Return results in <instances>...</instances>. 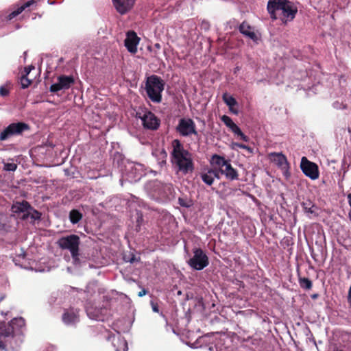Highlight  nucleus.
Instances as JSON below:
<instances>
[{
    "label": "nucleus",
    "mask_w": 351,
    "mask_h": 351,
    "mask_svg": "<svg viewBox=\"0 0 351 351\" xmlns=\"http://www.w3.org/2000/svg\"><path fill=\"white\" fill-rule=\"evenodd\" d=\"M151 305H152V309L154 312H156V313L159 312V308H158V306L157 303H155L154 302L152 301Z\"/></svg>",
    "instance_id": "obj_37"
},
{
    "label": "nucleus",
    "mask_w": 351,
    "mask_h": 351,
    "mask_svg": "<svg viewBox=\"0 0 351 351\" xmlns=\"http://www.w3.org/2000/svg\"><path fill=\"white\" fill-rule=\"evenodd\" d=\"M223 99L226 105L229 106L230 110H233V107L237 105L236 99L232 96L229 95L227 93H224L223 95Z\"/></svg>",
    "instance_id": "obj_25"
},
{
    "label": "nucleus",
    "mask_w": 351,
    "mask_h": 351,
    "mask_svg": "<svg viewBox=\"0 0 351 351\" xmlns=\"http://www.w3.org/2000/svg\"><path fill=\"white\" fill-rule=\"evenodd\" d=\"M239 31L242 34L249 37L252 40H257V36L256 34L252 30V27L245 22H243L240 25Z\"/></svg>",
    "instance_id": "obj_18"
},
{
    "label": "nucleus",
    "mask_w": 351,
    "mask_h": 351,
    "mask_svg": "<svg viewBox=\"0 0 351 351\" xmlns=\"http://www.w3.org/2000/svg\"><path fill=\"white\" fill-rule=\"evenodd\" d=\"M287 0H269L267 9L272 20H276V12H281Z\"/></svg>",
    "instance_id": "obj_10"
},
{
    "label": "nucleus",
    "mask_w": 351,
    "mask_h": 351,
    "mask_svg": "<svg viewBox=\"0 0 351 351\" xmlns=\"http://www.w3.org/2000/svg\"><path fill=\"white\" fill-rule=\"evenodd\" d=\"M136 258L134 256H133L128 261L131 263H134L135 261Z\"/></svg>",
    "instance_id": "obj_43"
},
{
    "label": "nucleus",
    "mask_w": 351,
    "mask_h": 351,
    "mask_svg": "<svg viewBox=\"0 0 351 351\" xmlns=\"http://www.w3.org/2000/svg\"><path fill=\"white\" fill-rule=\"evenodd\" d=\"M82 218V214L77 210H71L69 213V219L72 223H78Z\"/></svg>",
    "instance_id": "obj_24"
},
{
    "label": "nucleus",
    "mask_w": 351,
    "mask_h": 351,
    "mask_svg": "<svg viewBox=\"0 0 351 351\" xmlns=\"http://www.w3.org/2000/svg\"><path fill=\"white\" fill-rule=\"evenodd\" d=\"M141 119L143 126L147 129L156 130L160 124L159 120L151 112H146Z\"/></svg>",
    "instance_id": "obj_13"
},
{
    "label": "nucleus",
    "mask_w": 351,
    "mask_h": 351,
    "mask_svg": "<svg viewBox=\"0 0 351 351\" xmlns=\"http://www.w3.org/2000/svg\"><path fill=\"white\" fill-rule=\"evenodd\" d=\"M36 3V1L34 0H31V1H29L26 3H25L23 5H21V7L18 8L16 10L12 12L9 15H8V19L10 20L12 19L13 18L16 17V16H18L19 14H21L25 8L29 7L30 5L34 4Z\"/></svg>",
    "instance_id": "obj_20"
},
{
    "label": "nucleus",
    "mask_w": 351,
    "mask_h": 351,
    "mask_svg": "<svg viewBox=\"0 0 351 351\" xmlns=\"http://www.w3.org/2000/svg\"><path fill=\"white\" fill-rule=\"evenodd\" d=\"M219 171L221 173L224 174L226 177L230 180L238 179V173L237 171L232 168L229 160L227 161L223 167L219 169Z\"/></svg>",
    "instance_id": "obj_15"
},
{
    "label": "nucleus",
    "mask_w": 351,
    "mask_h": 351,
    "mask_svg": "<svg viewBox=\"0 0 351 351\" xmlns=\"http://www.w3.org/2000/svg\"><path fill=\"white\" fill-rule=\"evenodd\" d=\"M271 160L282 169L288 168V162L285 155L280 153H272L270 155Z\"/></svg>",
    "instance_id": "obj_17"
},
{
    "label": "nucleus",
    "mask_w": 351,
    "mask_h": 351,
    "mask_svg": "<svg viewBox=\"0 0 351 351\" xmlns=\"http://www.w3.org/2000/svg\"><path fill=\"white\" fill-rule=\"evenodd\" d=\"M147 293V290L145 289H143L141 291L138 293V296L142 297L145 295Z\"/></svg>",
    "instance_id": "obj_41"
},
{
    "label": "nucleus",
    "mask_w": 351,
    "mask_h": 351,
    "mask_svg": "<svg viewBox=\"0 0 351 351\" xmlns=\"http://www.w3.org/2000/svg\"><path fill=\"white\" fill-rule=\"evenodd\" d=\"M297 12V8L293 6V3L287 1V3L285 4L278 18H279L284 24H286L288 21H291L295 18Z\"/></svg>",
    "instance_id": "obj_8"
},
{
    "label": "nucleus",
    "mask_w": 351,
    "mask_h": 351,
    "mask_svg": "<svg viewBox=\"0 0 351 351\" xmlns=\"http://www.w3.org/2000/svg\"><path fill=\"white\" fill-rule=\"evenodd\" d=\"M29 129V125L25 123H11L0 133V141H5L14 135L21 134L24 131Z\"/></svg>",
    "instance_id": "obj_6"
},
{
    "label": "nucleus",
    "mask_w": 351,
    "mask_h": 351,
    "mask_svg": "<svg viewBox=\"0 0 351 351\" xmlns=\"http://www.w3.org/2000/svg\"><path fill=\"white\" fill-rule=\"evenodd\" d=\"M300 168L305 176L312 180H315L319 178L318 166L308 160L306 157H302L301 159Z\"/></svg>",
    "instance_id": "obj_7"
},
{
    "label": "nucleus",
    "mask_w": 351,
    "mask_h": 351,
    "mask_svg": "<svg viewBox=\"0 0 351 351\" xmlns=\"http://www.w3.org/2000/svg\"><path fill=\"white\" fill-rule=\"evenodd\" d=\"M163 81L156 75H152L147 79L145 90L149 98L154 102L160 103L162 99L161 93L164 90Z\"/></svg>",
    "instance_id": "obj_3"
},
{
    "label": "nucleus",
    "mask_w": 351,
    "mask_h": 351,
    "mask_svg": "<svg viewBox=\"0 0 351 351\" xmlns=\"http://www.w3.org/2000/svg\"><path fill=\"white\" fill-rule=\"evenodd\" d=\"M316 297H317V294H315V295H313V298H316Z\"/></svg>",
    "instance_id": "obj_47"
},
{
    "label": "nucleus",
    "mask_w": 351,
    "mask_h": 351,
    "mask_svg": "<svg viewBox=\"0 0 351 351\" xmlns=\"http://www.w3.org/2000/svg\"><path fill=\"white\" fill-rule=\"evenodd\" d=\"M0 95L2 97H5L9 95V89L6 88L5 86H1L0 87Z\"/></svg>",
    "instance_id": "obj_34"
},
{
    "label": "nucleus",
    "mask_w": 351,
    "mask_h": 351,
    "mask_svg": "<svg viewBox=\"0 0 351 351\" xmlns=\"http://www.w3.org/2000/svg\"><path fill=\"white\" fill-rule=\"evenodd\" d=\"M228 160H226L223 157L214 154L210 160V162L213 165H216L219 167V169H221V167H223L224 165L227 162Z\"/></svg>",
    "instance_id": "obj_22"
},
{
    "label": "nucleus",
    "mask_w": 351,
    "mask_h": 351,
    "mask_svg": "<svg viewBox=\"0 0 351 351\" xmlns=\"http://www.w3.org/2000/svg\"><path fill=\"white\" fill-rule=\"evenodd\" d=\"M221 120L227 127L230 128L232 130V131L237 127V125L233 122L232 119L227 115H223L221 117Z\"/></svg>",
    "instance_id": "obj_27"
},
{
    "label": "nucleus",
    "mask_w": 351,
    "mask_h": 351,
    "mask_svg": "<svg viewBox=\"0 0 351 351\" xmlns=\"http://www.w3.org/2000/svg\"><path fill=\"white\" fill-rule=\"evenodd\" d=\"M117 341L121 344H123L125 347H127V343L125 341L118 339Z\"/></svg>",
    "instance_id": "obj_42"
},
{
    "label": "nucleus",
    "mask_w": 351,
    "mask_h": 351,
    "mask_svg": "<svg viewBox=\"0 0 351 351\" xmlns=\"http://www.w3.org/2000/svg\"><path fill=\"white\" fill-rule=\"evenodd\" d=\"M116 10L120 14H125L128 12L134 6L135 0H112Z\"/></svg>",
    "instance_id": "obj_12"
},
{
    "label": "nucleus",
    "mask_w": 351,
    "mask_h": 351,
    "mask_svg": "<svg viewBox=\"0 0 351 351\" xmlns=\"http://www.w3.org/2000/svg\"><path fill=\"white\" fill-rule=\"evenodd\" d=\"M20 83L21 88L25 89L32 83V80L29 79L26 75H23L20 79Z\"/></svg>",
    "instance_id": "obj_28"
},
{
    "label": "nucleus",
    "mask_w": 351,
    "mask_h": 351,
    "mask_svg": "<svg viewBox=\"0 0 351 351\" xmlns=\"http://www.w3.org/2000/svg\"><path fill=\"white\" fill-rule=\"evenodd\" d=\"M62 89L63 88L60 85V82L59 81H58L57 83L53 84L50 86V91L53 93H56Z\"/></svg>",
    "instance_id": "obj_32"
},
{
    "label": "nucleus",
    "mask_w": 351,
    "mask_h": 351,
    "mask_svg": "<svg viewBox=\"0 0 351 351\" xmlns=\"http://www.w3.org/2000/svg\"><path fill=\"white\" fill-rule=\"evenodd\" d=\"M173 150L171 152L172 162L178 166L179 170L184 174L192 172L193 165L190 153L184 149L180 141L175 139L172 141Z\"/></svg>",
    "instance_id": "obj_2"
},
{
    "label": "nucleus",
    "mask_w": 351,
    "mask_h": 351,
    "mask_svg": "<svg viewBox=\"0 0 351 351\" xmlns=\"http://www.w3.org/2000/svg\"><path fill=\"white\" fill-rule=\"evenodd\" d=\"M178 202H179V204L180 206H183V207H189V204H187L186 202H185V200L182 198H179L178 199Z\"/></svg>",
    "instance_id": "obj_38"
},
{
    "label": "nucleus",
    "mask_w": 351,
    "mask_h": 351,
    "mask_svg": "<svg viewBox=\"0 0 351 351\" xmlns=\"http://www.w3.org/2000/svg\"><path fill=\"white\" fill-rule=\"evenodd\" d=\"M235 147H239V148L245 149H247L249 152V153H252V149L251 147H250L247 145L241 144V143H232V148L234 149Z\"/></svg>",
    "instance_id": "obj_33"
},
{
    "label": "nucleus",
    "mask_w": 351,
    "mask_h": 351,
    "mask_svg": "<svg viewBox=\"0 0 351 351\" xmlns=\"http://www.w3.org/2000/svg\"><path fill=\"white\" fill-rule=\"evenodd\" d=\"M58 81L60 82V85L63 89H68L74 84L75 80L73 76L60 75L58 77Z\"/></svg>",
    "instance_id": "obj_19"
},
{
    "label": "nucleus",
    "mask_w": 351,
    "mask_h": 351,
    "mask_svg": "<svg viewBox=\"0 0 351 351\" xmlns=\"http://www.w3.org/2000/svg\"><path fill=\"white\" fill-rule=\"evenodd\" d=\"M28 209H32V206L27 201L16 202L11 208L13 213L17 215V217L21 219V215H25L28 212Z\"/></svg>",
    "instance_id": "obj_14"
},
{
    "label": "nucleus",
    "mask_w": 351,
    "mask_h": 351,
    "mask_svg": "<svg viewBox=\"0 0 351 351\" xmlns=\"http://www.w3.org/2000/svg\"><path fill=\"white\" fill-rule=\"evenodd\" d=\"M193 252V256L187 261L191 267L202 270L208 265V258L202 249L194 248Z\"/></svg>",
    "instance_id": "obj_5"
},
{
    "label": "nucleus",
    "mask_w": 351,
    "mask_h": 351,
    "mask_svg": "<svg viewBox=\"0 0 351 351\" xmlns=\"http://www.w3.org/2000/svg\"><path fill=\"white\" fill-rule=\"evenodd\" d=\"M24 326L25 320L22 317L14 318L7 323H0V350L12 347V341L16 332Z\"/></svg>",
    "instance_id": "obj_1"
},
{
    "label": "nucleus",
    "mask_w": 351,
    "mask_h": 351,
    "mask_svg": "<svg viewBox=\"0 0 351 351\" xmlns=\"http://www.w3.org/2000/svg\"><path fill=\"white\" fill-rule=\"evenodd\" d=\"M78 319V311L71 308L66 310L62 315V320L66 324H73Z\"/></svg>",
    "instance_id": "obj_16"
},
{
    "label": "nucleus",
    "mask_w": 351,
    "mask_h": 351,
    "mask_svg": "<svg viewBox=\"0 0 351 351\" xmlns=\"http://www.w3.org/2000/svg\"><path fill=\"white\" fill-rule=\"evenodd\" d=\"M17 168V165L15 163H4L3 170L7 171H14Z\"/></svg>",
    "instance_id": "obj_31"
},
{
    "label": "nucleus",
    "mask_w": 351,
    "mask_h": 351,
    "mask_svg": "<svg viewBox=\"0 0 351 351\" xmlns=\"http://www.w3.org/2000/svg\"><path fill=\"white\" fill-rule=\"evenodd\" d=\"M143 221V215L141 213H140V214H138V218L136 220V222L138 223L137 226H140Z\"/></svg>",
    "instance_id": "obj_39"
},
{
    "label": "nucleus",
    "mask_w": 351,
    "mask_h": 351,
    "mask_svg": "<svg viewBox=\"0 0 351 351\" xmlns=\"http://www.w3.org/2000/svg\"><path fill=\"white\" fill-rule=\"evenodd\" d=\"M80 243V237L75 234L62 237L58 241L59 247L64 250H69L73 258H76L79 255Z\"/></svg>",
    "instance_id": "obj_4"
},
{
    "label": "nucleus",
    "mask_w": 351,
    "mask_h": 351,
    "mask_svg": "<svg viewBox=\"0 0 351 351\" xmlns=\"http://www.w3.org/2000/svg\"><path fill=\"white\" fill-rule=\"evenodd\" d=\"M117 351H119V350H117Z\"/></svg>",
    "instance_id": "obj_48"
},
{
    "label": "nucleus",
    "mask_w": 351,
    "mask_h": 351,
    "mask_svg": "<svg viewBox=\"0 0 351 351\" xmlns=\"http://www.w3.org/2000/svg\"><path fill=\"white\" fill-rule=\"evenodd\" d=\"M231 112H232L233 113L237 114H238V110L237 109H234V108L233 107V110H230Z\"/></svg>",
    "instance_id": "obj_44"
},
{
    "label": "nucleus",
    "mask_w": 351,
    "mask_h": 351,
    "mask_svg": "<svg viewBox=\"0 0 351 351\" xmlns=\"http://www.w3.org/2000/svg\"><path fill=\"white\" fill-rule=\"evenodd\" d=\"M209 172H212V177L214 179L215 178H219V173L220 172L219 169L217 170V169H210L208 170Z\"/></svg>",
    "instance_id": "obj_35"
},
{
    "label": "nucleus",
    "mask_w": 351,
    "mask_h": 351,
    "mask_svg": "<svg viewBox=\"0 0 351 351\" xmlns=\"http://www.w3.org/2000/svg\"><path fill=\"white\" fill-rule=\"evenodd\" d=\"M155 47L158 49H160V44H158V43L155 44Z\"/></svg>",
    "instance_id": "obj_46"
},
{
    "label": "nucleus",
    "mask_w": 351,
    "mask_h": 351,
    "mask_svg": "<svg viewBox=\"0 0 351 351\" xmlns=\"http://www.w3.org/2000/svg\"><path fill=\"white\" fill-rule=\"evenodd\" d=\"M32 69H34V66L33 65L25 66L24 68V73H25L23 75H26V76H27Z\"/></svg>",
    "instance_id": "obj_36"
},
{
    "label": "nucleus",
    "mask_w": 351,
    "mask_h": 351,
    "mask_svg": "<svg viewBox=\"0 0 351 351\" xmlns=\"http://www.w3.org/2000/svg\"><path fill=\"white\" fill-rule=\"evenodd\" d=\"M299 284L304 289L308 290L312 287V282L307 278H299Z\"/></svg>",
    "instance_id": "obj_26"
},
{
    "label": "nucleus",
    "mask_w": 351,
    "mask_h": 351,
    "mask_svg": "<svg viewBox=\"0 0 351 351\" xmlns=\"http://www.w3.org/2000/svg\"><path fill=\"white\" fill-rule=\"evenodd\" d=\"M332 351H343V350L341 349H339L338 348H335Z\"/></svg>",
    "instance_id": "obj_45"
},
{
    "label": "nucleus",
    "mask_w": 351,
    "mask_h": 351,
    "mask_svg": "<svg viewBox=\"0 0 351 351\" xmlns=\"http://www.w3.org/2000/svg\"><path fill=\"white\" fill-rule=\"evenodd\" d=\"M28 217H31L33 220H39L41 217V213L32 207V209H28L27 213L25 215H21V219L26 220Z\"/></svg>",
    "instance_id": "obj_21"
},
{
    "label": "nucleus",
    "mask_w": 351,
    "mask_h": 351,
    "mask_svg": "<svg viewBox=\"0 0 351 351\" xmlns=\"http://www.w3.org/2000/svg\"><path fill=\"white\" fill-rule=\"evenodd\" d=\"M140 38L134 31L127 32V37L124 40L125 46L129 52L135 53L137 51V45Z\"/></svg>",
    "instance_id": "obj_11"
},
{
    "label": "nucleus",
    "mask_w": 351,
    "mask_h": 351,
    "mask_svg": "<svg viewBox=\"0 0 351 351\" xmlns=\"http://www.w3.org/2000/svg\"><path fill=\"white\" fill-rule=\"evenodd\" d=\"M348 301L350 304V307L351 308V287H350L348 295Z\"/></svg>",
    "instance_id": "obj_40"
},
{
    "label": "nucleus",
    "mask_w": 351,
    "mask_h": 351,
    "mask_svg": "<svg viewBox=\"0 0 351 351\" xmlns=\"http://www.w3.org/2000/svg\"><path fill=\"white\" fill-rule=\"evenodd\" d=\"M302 206L306 213L309 214L317 215V207L311 201L308 200L302 203Z\"/></svg>",
    "instance_id": "obj_23"
},
{
    "label": "nucleus",
    "mask_w": 351,
    "mask_h": 351,
    "mask_svg": "<svg viewBox=\"0 0 351 351\" xmlns=\"http://www.w3.org/2000/svg\"><path fill=\"white\" fill-rule=\"evenodd\" d=\"M177 130L182 136H189L191 134H197L195 130V123L192 119H180L178 125L177 126Z\"/></svg>",
    "instance_id": "obj_9"
},
{
    "label": "nucleus",
    "mask_w": 351,
    "mask_h": 351,
    "mask_svg": "<svg viewBox=\"0 0 351 351\" xmlns=\"http://www.w3.org/2000/svg\"><path fill=\"white\" fill-rule=\"evenodd\" d=\"M232 132L235 134H237L239 136L241 137V138L247 142L248 141L249 138L247 136H245L243 132L241 130V129L237 126L236 128H234V130H232Z\"/></svg>",
    "instance_id": "obj_30"
},
{
    "label": "nucleus",
    "mask_w": 351,
    "mask_h": 351,
    "mask_svg": "<svg viewBox=\"0 0 351 351\" xmlns=\"http://www.w3.org/2000/svg\"><path fill=\"white\" fill-rule=\"evenodd\" d=\"M212 173L208 171L207 173L202 174V180L208 185H211L213 183L214 179L212 177Z\"/></svg>",
    "instance_id": "obj_29"
}]
</instances>
